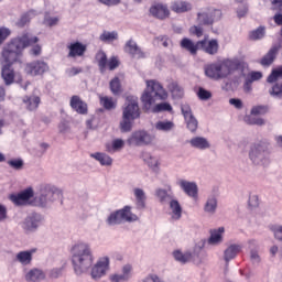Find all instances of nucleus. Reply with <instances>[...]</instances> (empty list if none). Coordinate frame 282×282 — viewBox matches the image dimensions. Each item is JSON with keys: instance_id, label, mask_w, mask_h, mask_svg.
<instances>
[{"instance_id": "f257e3e1", "label": "nucleus", "mask_w": 282, "mask_h": 282, "mask_svg": "<svg viewBox=\"0 0 282 282\" xmlns=\"http://www.w3.org/2000/svg\"><path fill=\"white\" fill-rule=\"evenodd\" d=\"M72 264L76 276L89 272L93 281H100L111 270V259L109 256L100 257L94 264V252L86 242H78L72 248Z\"/></svg>"}, {"instance_id": "f03ea898", "label": "nucleus", "mask_w": 282, "mask_h": 282, "mask_svg": "<svg viewBox=\"0 0 282 282\" xmlns=\"http://www.w3.org/2000/svg\"><path fill=\"white\" fill-rule=\"evenodd\" d=\"M36 41H39V37H36V35L25 32L12 39L3 46L1 57L7 64L2 65L1 78L4 85H14V78H17V73L14 72V68H12V65H14V63L21 62V56H23V50H25L33 43H36Z\"/></svg>"}, {"instance_id": "7ed1b4c3", "label": "nucleus", "mask_w": 282, "mask_h": 282, "mask_svg": "<svg viewBox=\"0 0 282 282\" xmlns=\"http://www.w3.org/2000/svg\"><path fill=\"white\" fill-rule=\"evenodd\" d=\"M145 89L141 96V102L145 111L151 113H164L173 111V106L164 101L169 99V93L164 86L156 79L145 80Z\"/></svg>"}, {"instance_id": "20e7f679", "label": "nucleus", "mask_w": 282, "mask_h": 282, "mask_svg": "<svg viewBox=\"0 0 282 282\" xmlns=\"http://www.w3.org/2000/svg\"><path fill=\"white\" fill-rule=\"evenodd\" d=\"M249 160L256 166H269L270 147L263 141L254 142L249 148Z\"/></svg>"}, {"instance_id": "39448f33", "label": "nucleus", "mask_w": 282, "mask_h": 282, "mask_svg": "<svg viewBox=\"0 0 282 282\" xmlns=\"http://www.w3.org/2000/svg\"><path fill=\"white\" fill-rule=\"evenodd\" d=\"M63 197V191L52 184H44L40 187V196L37 197V204L42 208H47Z\"/></svg>"}, {"instance_id": "423d86ee", "label": "nucleus", "mask_w": 282, "mask_h": 282, "mask_svg": "<svg viewBox=\"0 0 282 282\" xmlns=\"http://www.w3.org/2000/svg\"><path fill=\"white\" fill-rule=\"evenodd\" d=\"M155 141V135L149 133L147 130H137L128 138L129 147H149Z\"/></svg>"}, {"instance_id": "0eeeda50", "label": "nucleus", "mask_w": 282, "mask_h": 282, "mask_svg": "<svg viewBox=\"0 0 282 282\" xmlns=\"http://www.w3.org/2000/svg\"><path fill=\"white\" fill-rule=\"evenodd\" d=\"M221 19V10L215 8H205L197 13L196 23L198 25H213Z\"/></svg>"}, {"instance_id": "6e6552de", "label": "nucleus", "mask_w": 282, "mask_h": 282, "mask_svg": "<svg viewBox=\"0 0 282 282\" xmlns=\"http://www.w3.org/2000/svg\"><path fill=\"white\" fill-rule=\"evenodd\" d=\"M50 72V65L43 59H34L24 64V74L26 76H43Z\"/></svg>"}, {"instance_id": "1a4fd4ad", "label": "nucleus", "mask_w": 282, "mask_h": 282, "mask_svg": "<svg viewBox=\"0 0 282 282\" xmlns=\"http://www.w3.org/2000/svg\"><path fill=\"white\" fill-rule=\"evenodd\" d=\"M140 104L138 102L137 96H128L126 102L122 107V116L126 118H131L132 120H138L141 116Z\"/></svg>"}, {"instance_id": "9d476101", "label": "nucleus", "mask_w": 282, "mask_h": 282, "mask_svg": "<svg viewBox=\"0 0 282 282\" xmlns=\"http://www.w3.org/2000/svg\"><path fill=\"white\" fill-rule=\"evenodd\" d=\"M181 112L184 117L188 131H191V133H195L199 127V121H197V118H195V115H193V109H191V106L188 104L181 105Z\"/></svg>"}, {"instance_id": "9b49d317", "label": "nucleus", "mask_w": 282, "mask_h": 282, "mask_svg": "<svg viewBox=\"0 0 282 282\" xmlns=\"http://www.w3.org/2000/svg\"><path fill=\"white\" fill-rule=\"evenodd\" d=\"M43 224V216L41 214H29L22 221V228L26 232H35Z\"/></svg>"}, {"instance_id": "f8f14e48", "label": "nucleus", "mask_w": 282, "mask_h": 282, "mask_svg": "<svg viewBox=\"0 0 282 282\" xmlns=\"http://www.w3.org/2000/svg\"><path fill=\"white\" fill-rule=\"evenodd\" d=\"M241 67V62L239 59H225L218 63V73L221 78H226L232 74V72H237Z\"/></svg>"}, {"instance_id": "ddd939ff", "label": "nucleus", "mask_w": 282, "mask_h": 282, "mask_svg": "<svg viewBox=\"0 0 282 282\" xmlns=\"http://www.w3.org/2000/svg\"><path fill=\"white\" fill-rule=\"evenodd\" d=\"M133 276V265L130 263L123 264L121 268V273H111L109 275L110 282H129Z\"/></svg>"}, {"instance_id": "4468645a", "label": "nucleus", "mask_w": 282, "mask_h": 282, "mask_svg": "<svg viewBox=\"0 0 282 282\" xmlns=\"http://www.w3.org/2000/svg\"><path fill=\"white\" fill-rule=\"evenodd\" d=\"M177 184L187 197H191L192 199H197L199 197V187L196 182L180 180Z\"/></svg>"}, {"instance_id": "2eb2a0df", "label": "nucleus", "mask_w": 282, "mask_h": 282, "mask_svg": "<svg viewBox=\"0 0 282 282\" xmlns=\"http://www.w3.org/2000/svg\"><path fill=\"white\" fill-rule=\"evenodd\" d=\"M149 12L152 17H154V19H160L161 21H164V19H169V17H171L169 4L161 2L152 4Z\"/></svg>"}, {"instance_id": "dca6fc26", "label": "nucleus", "mask_w": 282, "mask_h": 282, "mask_svg": "<svg viewBox=\"0 0 282 282\" xmlns=\"http://www.w3.org/2000/svg\"><path fill=\"white\" fill-rule=\"evenodd\" d=\"M198 45L200 50L205 52V54H209V56H215L219 52V42L217 40H209L208 35H205L204 40L198 41Z\"/></svg>"}, {"instance_id": "f3484780", "label": "nucleus", "mask_w": 282, "mask_h": 282, "mask_svg": "<svg viewBox=\"0 0 282 282\" xmlns=\"http://www.w3.org/2000/svg\"><path fill=\"white\" fill-rule=\"evenodd\" d=\"M34 254H36V248L22 250L15 253L14 261L17 263H20V265H32Z\"/></svg>"}, {"instance_id": "a211bd4d", "label": "nucleus", "mask_w": 282, "mask_h": 282, "mask_svg": "<svg viewBox=\"0 0 282 282\" xmlns=\"http://www.w3.org/2000/svg\"><path fill=\"white\" fill-rule=\"evenodd\" d=\"M47 274L45 273V271L41 268H31L29 270L25 271L24 273V280L26 282H41V281H45Z\"/></svg>"}, {"instance_id": "6ab92c4d", "label": "nucleus", "mask_w": 282, "mask_h": 282, "mask_svg": "<svg viewBox=\"0 0 282 282\" xmlns=\"http://www.w3.org/2000/svg\"><path fill=\"white\" fill-rule=\"evenodd\" d=\"M32 197H34V189H32V187H28L19 194H12L10 199L15 204V206H23V204L29 199H32Z\"/></svg>"}, {"instance_id": "aec40b11", "label": "nucleus", "mask_w": 282, "mask_h": 282, "mask_svg": "<svg viewBox=\"0 0 282 282\" xmlns=\"http://www.w3.org/2000/svg\"><path fill=\"white\" fill-rule=\"evenodd\" d=\"M68 58H78L80 56H85V52H87V46L80 42H73L68 44Z\"/></svg>"}, {"instance_id": "412c9836", "label": "nucleus", "mask_w": 282, "mask_h": 282, "mask_svg": "<svg viewBox=\"0 0 282 282\" xmlns=\"http://www.w3.org/2000/svg\"><path fill=\"white\" fill-rule=\"evenodd\" d=\"M142 160L147 166H149L152 170V173H155V175L160 174V158L149 153L144 152L142 154Z\"/></svg>"}, {"instance_id": "4be33fe9", "label": "nucleus", "mask_w": 282, "mask_h": 282, "mask_svg": "<svg viewBox=\"0 0 282 282\" xmlns=\"http://www.w3.org/2000/svg\"><path fill=\"white\" fill-rule=\"evenodd\" d=\"M124 52L130 54L132 58H144V52L138 46V43L133 40H129L124 45Z\"/></svg>"}, {"instance_id": "5701e85b", "label": "nucleus", "mask_w": 282, "mask_h": 282, "mask_svg": "<svg viewBox=\"0 0 282 282\" xmlns=\"http://www.w3.org/2000/svg\"><path fill=\"white\" fill-rule=\"evenodd\" d=\"M218 206H219V203L217 200V196L210 195L206 198L203 205V212L205 213V215H209L212 217L217 213Z\"/></svg>"}, {"instance_id": "b1692460", "label": "nucleus", "mask_w": 282, "mask_h": 282, "mask_svg": "<svg viewBox=\"0 0 282 282\" xmlns=\"http://www.w3.org/2000/svg\"><path fill=\"white\" fill-rule=\"evenodd\" d=\"M172 12L176 14H184L185 12H191L193 10V4L184 0H175L171 3Z\"/></svg>"}, {"instance_id": "393cba45", "label": "nucleus", "mask_w": 282, "mask_h": 282, "mask_svg": "<svg viewBox=\"0 0 282 282\" xmlns=\"http://www.w3.org/2000/svg\"><path fill=\"white\" fill-rule=\"evenodd\" d=\"M243 247L241 245L231 243L229 245L225 251H224V260L228 264L232 259H236V257L239 254L240 250Z\"/></svg>"}, {"instance_id": "a878e982", "label": "nucleus", "mask_w": 282, "mask_h": 282, "mask_svg": "<svg viewBox=\"0 0 282 282\" xmlns=\"http://www.w3.org/2000/svg\"><path fill=\"white\" fill-rule=\"evenodd\" d=\"M192 149H197L198 151H206L210 149V141L204 137H194L188 141Z\"/></svg>"}, {"instance_id": "bb28decb", "label": "nucleus", "mask_w": 282, "mask_h": 282, "mask_svg": "<svg viewBox=\"0 0 282 282\" xmlns=\"http://www.w3.org/2000/svg\"><path fill=\"white\" fill-rule=\"evenodd\" d=\"M169 206L171 218L174 219V221H178V219H182V205H180V200L173 197L169 202Z\"/></svg>"}, {"instance_id": "cd10ccee", "label": "nucleus", "mask_w": 282, "mask_h": 282, "mask_svg": "<svg viewBox=\"0 0 282 282\" xmlns=\"http://www.w3.org/2000/svg\"><path fill=\"white\" fill-rule=\"evenodd\" d=\"M276 54H279V46L274 45L261 58L260 65H262V67H270V65H272V63H274V59L276 58Z\"/></svg>"}, {"instance_id": "c85d7f7f", "label": "nucleus", "mask_w": 282, "mask_h": 282, "mask_svg": "<svg viewBox=\"0 0 282 282\" xmlns=\"http://www.w3.org/2000/svg\"><path fill=\"white\" fill-rule=\"evenodd\" d=\"M70 107L76 111L77 113H80L82 116H85L87 113V104L85 101L80 100V97L73 96L70 98Z\"/></svg>"}, {"instance_id": "c756f323", "label": "nucleus", "mask_w": 282, "mask_h": 282, "mask_svg": "<svg viewBox=\"0 0 282 282\" xmlns=\"http://www.w3.org/2000/svg\"><path fill=\"white\" fill-rule=\"evenodd\" d=\"M204 72L207 78H212L213 80H220L218 63H212V64L205 65Z\"/></svg>"}, {"instance_id": "7c9ffc66", "label": "nucleus", "mask_w": 282, "mask_h": 282, "mask_svg": "<svg viewBox=\"0 0 282 282\" xmlns=\"http://www.w3.org/2000/svg\"><path fill=\"white\" fill-rule=\"evenodd\" d=\"M133 195L135 197V206L139 210L147 207V193L144 189L137 187L133 189Z\"/></svg>"}, {"instance_id": "2f4dec72", "label": "nucleus", "mask_w": 282, "mask_h": 282, "mask_svg": "<svg viewBox=\"0 0 282 282\" xmlns=\"http://www.w3.org/2000/svg\"><path fill=\"white\" fill-rule=\"evenodd\" d=\"M181 47L186 50V52H189L192 56H195V54H197V50H200L199 41L195 43L188 37H185L181 41Z\"/></svg>"}, {"instance_id": "473e14b6", "label": "nucleus", "mask_w": 282, "mask_h": 282, "mask_svg": "<svg viewBox=\"0 0 282 282\" xmlns=\"http://www.w3.org/2000/svg\"><path fill=\"white\" fill-rule=\"evenodd\" d=\"M121 212V219L123 224H133V221H138V215L131 212V206L126 205L123 208L120 209Z\"/></svg>"}, {"instance_id": "72a5a7b5", "label": "nucleus", "mask_w": 282, "mask_h": 282, "mask_svg": "<svg viewBox=\"0 0 282 282\" xmlns=\"http://www.w3.org/2000/svg\"><path fill=\"white\" fill-rule=\"evenodd\" d=\"M22 100L29 111H35V109H39V105H41V97L36 95L25 96Z\"/></svg>"}, {"instance_id": "f704fd0d", "label": "nucleus", "mask_w": 282, "mask_h": 282, "mask_svg": "<svg viewBox=\"0 0 282 282\" xmlns=\"http://www.w3.org/2000/svg\"><path fill=\"white\" fill-rule=\"evenodd\" d=\"M224 227H219L218 229H214L210 231V237L208 239V243L210 246H217L224 241Z\"/></svg>"}, {"instance_id": "c9c22d12", "label": "nucleus", "mask_w": 282, "mask_h": 282, "mask_svg": "<svg viewBox=\"0 0 282 282\" xmlns=\"http://www.w3.org/2000/svg\"><path fill=\"white\" fill-rule=\"evenodd\" d=\"M90 158L99 162L101 166H111V164H113V159H111V156H109L107 153H102V152L91 153Z\"/></svg>"}, {"instance_id": "e433bc0d", "label": "nucleus", "mask_w": 282, "mask_h": 282, "mask_svg": "<svg viewBox=\"0 0 282 282\" xmlns=\"http://www.w3.org/2000/svg\"><path fill=\"white\" fill-rule=\"evenodd\" d=\"M37 14L36 10H29L23 13L17 22L18 28H25V25H28L32 19H35Z\"/></svg>"}, {"instance_id": "4c0bfd02", "label": "nucleus", "mask_w": 282, "mask_h": 282, "mask_svg": "<svg viewBox=\"0 0 282 282\" xmlns=\"http://www.w3.org/2000/svg\"><path fill=\"white\" fill-rule=\"evenodd\" d=\"M167 89L172 94L173 98H182L184 96V88L175 80H171L167 84Z\"/></svg>"}, {"instance_id": "58836bf2", "label": "nucleus", "mask_w": 282, "mask_h": 282, "mask_svg": "<svg viewBox=\"0 0 282 282\" xmlns=\"http://www.w3.org/2000/svg\"><path fill=\"white\" fill-rule=\"evenodd\" d=\"M106 224L108 226H120V224H123L122 214L120 209L110 213V215L106 219Z\"/></svg>"}, {"instance_id": "ea45409f", "label": "nucleus", "mask_w": 282, "mask_h": 282, "mask_svg": "<svg viewBox=\"0 0 282 282\" xmlns=\"http://www.w3.org/2000/svg\"><path fill=\"white\" fill-rule=\"evenodd\" d=\"M154 129H156V131H163L164 133H169L173 131V129H175V122L170 120L158 121L154 124Z\"/></svg>"}, {"instance_id": "a19ab883", "label": "nucleus", "mask_w": 282, "mask_h": 282, "mask_svg": "<svg viewBox=\"0 0 282 282\" xmlns=\"http://www.w3.org/2000/svg\"><path fill=\"white\" fill-rule=\"evenodd\" d=\"M95 61L97 62L101 74H105V72H107V63H108L107 53H105L104 51H98L95 56Z\"/></svg>"}, {"instance_id": "79ce46f5", "label": "nucleus", "mask_w": 282, "mask_h": 282, "mask_svg": "<svg viewBox=\"0 0 282 282\" xmlns=\"http://www.w3.org/2000/svg\"><path fill=\"white\" fill-rule=\"evenodd\" d=\"M155 197H158L161 204H169V202L174 197L172 193L164 188H156L155 189Z\"/></svg>"}, {"instance_id": "37998d69", "label": "nucleus", "mask_w": 282, "mask_h": 282, "mask_svg": "<svg viewBox=\"0 0 282 282\" xmlns=\"http://www.w3.org/2000/svg\"><path fill=\"white\" fill-rule=\"evenodd\" d=\"M173 257L175 261H178V263H188L193 259V253L191 251L182 252L180 250H175L173 252Z\"/></svg>"}, {"instance_id": "c03bdc74", "label": "nucleus", "mask_w": 282, "mask_h": 282, "mask_svg": "<svg viewBox=\"0 0 282 282\" xmlns=\"http://www.w3.org/2000/svg\"><path fill=\"white\" fill-rule=\"evenodd\" d=\"M99 41L101 43H113V41H118V31H104L99 35Z\"/></svg>"}, {"instance_id": "a18cd8bd", "label": "nucleus", "mask_w": 282, "mask_h": 282, "mask_svg": "<svg viewBox=\"0 0 282 282\" xmlns=\"http://www.w3.org/2000/svg\"><path fill=\"white\" fill-rule=\"evenodd\" d=\"M245 122L247 124H256L257 127H263V124H265L263 118L257 117V115H252V112L245 117Z\"/></svg>"}, {"instance_id": "49530a36", "label": "nucleus", "mask_w": 282, "mask_h": 282, "mask_svg": "<svg viewBox=\"0 0 282 282\" xmlns=\"http://www.w3.org/2000/svg\"><path fill=\"white\" fill-rule=\"evenodd\" d=\"M133 120L135 119H131L130 117L122 115V120L120 122V129L122 133H129V131L133 129Z\"/></svg>"}, {"instance_id": "de8ad7c7", "label": "nucleus", "mask_w": 282, "mask_h": 282, "mask_svg": "<svg viewBox=\"0 0 282 282\" xmlns=\"http://www.w3.org/2000/svg\"><path fill=\"white\" fill-rule=\"evenodd\" d=\"M110 91L113 96H120L122 94V85L120 84V78L115 77L110 80Z\"/></svg>"}, {"instance_id": "09e8293b", "label": "nucleus", "mask_w": 282, "mask_h": 282, "mask_svg": "<svg viewBox=\"0 0 282 282\" xmlns=\"http://www.w3.org/2000/svg\"><path fill=\"white\" fill-rule=\"evenodd\" d=\"M269 94L275 100H282V83H275L269 90Z\"/></svg>"}, {"instance_id": "8fccbe9b", "label": "nucleus", "mask_w": 282, "mask_h": 282, "mask_svg": "<svg viewBox=\"0 0 282 282\" xmlns=\"http://www.w3.org/2000/svg\"><path fill=\"white\" fill-rule=\"evenodd\" d=\"M265 36V28L259 26L249 33L250 41H261Z\"/></svg>"}, {"instance_id": "3c124183", "label": "nucleus", "mask_w": 282, "mask_h": 282, "mask_svg": "<svg viewBox=\"0 0 282 282\" xmlns=\"http://www.w3.org/2000/svg\"><path fill=\"white\" fill-rule=\"evenodd\" d=\"M282 79V66H278L276 68H273L271 74L268 76L267 82L268 83H276V80Z\"/></svg>"}, {"instance_id": "603ef678", "label": "nucleus", "mask_w": 282, "mask_h": 282, "mask_svg": "<svg viewBox=\"0 0 282 282\" xmlns=\"http://www.w3.org/2000/svg\"><path fill=\"white\" fill-rule=\"evenodd\" d=\"M100 105L108 110L116 109V101L111 97H100Z\"/></svg>"}, {"instance_id": "864d4df0", "label": "nucleus", "mask_w": 282, "mask_h": 282, "mask_svg": "<svg viewBox=\"0 0 282 282\" xmlns=\"http://www.w3.org/2000/svg\"><path fill=\"white\" fill-rule=\"evenodd\" d=\"M203 25H193L189 28V34L192 36H197V39H202V36H204V28H202Z\"/></svg>"}, {"instance_id": "5fc2aeb1", "label": "nucleus", "mask_w": 282, "mask_h": 282, "mask_svg": "<svg viewBox=\"0 0 282 282\" xmlns=\"http://www.w3.org/2000/svg\"><path fill=\"white\" fill-rule=\"evenodd\" d=\"M35 39H37V41L26 47H31L30 50L31 56H41V52H43V48L41 47V45L36 44L39 43V37L35 36Z\"/></svg>"}, {"instance_id": "6e6d98bb", "label": "nucleus", "mask_w": 282, "mask_h": 282, "mask_svg": "<svg viewBox=\"0 0 282 282\" xmlns=\"http://www.w3.org/2000/svg\"><path fill=\"white\" fill-rule=\"evenodd\" d=\"M12 34V31L6 26H0V45H3L8 37Z\"/></svg>"}, {"instance_id": "4d7b16f0", "label": "nucleus", "mask_w": 282, "mask_h": 282, "mask_svg": "<svg viewBox=\"0 0 282 282\" xmlns=\"http://www.w3.org/2000/svg\"><path fill=\"white\" fill-rule=\"evenodd\" d=\"M139 282H165L160 275L155 273H150L147 276L142 278Z\"/></svg>"}, {"instance_id": "13d9d810", "label": "nucleus", "mask_w": 282, "mask_h": 282, "mask_svg": "<svg viewBox=\"0 0 282 282\" xmlns=\"http://www.w3.org/2000/svg\"><path fill=\"white\" fill-rule=\"evenodd\" d=\"M271 232H273V237L276 241H282V225L272 226Z\"/></svg>"}, {"instance_id": "bf43d9fd", "label": "nucleus", "mask_w": 282, "mask_h": 282, "mask_svg": "<svg viewBox=\"0 0 282 282\" xmlns=\"http://www.w3.org/2000/svg\"><path fill=\"white\" fill-rule=\"evenodd\" d=\"M9 166L14 169L15 171H21L23 169V160L21 159H12L8 161Z\"/></svg>"}, {"instance_id": "052dcab7", "label": "nucleus", "mask_w": 282, "mask_h": 282, "mask_svg": "<svg viewBox=\"0 0 282 282\" xmlns=\"http://www.w3.org/2000/svg\"><path fill=\"white\" fill-rule=\"evenodd\" d=\"M197 96L200 100H210L213 98V94L202 87L198 89Z\"/></svg>"}, {"instance_id": "680f3d73", "label": "nucleus", "mask_w": 282, "mask_h": 282, "mask_svg": "<svg viewBox=\"0 0 282 282\" xmlns=\"http://www.w3.org/2000/svg\"><path fill=\"white\" fill-rule=\"evenodd\" d=\"M251 116H263V113H268V107L265 106H256L251 109Z\"/></svg>"}, {"instance_id": "e2e57ef3", "label": "nucleus", "mask_w": 282, "mask_h": 282, "mask_svg": "<svg viewBox=\"0 0 282 282\" xmlns=\"http://www.w3.org/2000/svg\"><path fill=\"white\" fill-rule=\"evenodd\" d=\"M44 23H45V25H50V28H52V26L58 24V18L57 17H50V14H45Z\"/></svg>"}, {"instance_id": "0e129e2a", "label": "nucleus", "mask_w": 282, "mask_h": 282, "mask_svg": "<svg viewBox=\"0 0 282 282\" xmlns=\"http://www.w3.org/2000/svg\"><path fill=\"white\" fill-rule=\"evenodd\" d=\"M250 261L252 263H261V257L259 256V250L257 249L250 250Z\"/></svg>"}, {"instance_id": "69168bd1", "label": "nucleus", "mask_w": 282, "mask_h": 282, "mask_svg": "<svg viewBox=\"0 0 282 282\" xmlns=\"http://www.w3.org/2000/svg\"><path fill=\"white\" fill-rule=\"evenodd\" d=\"M107 65L108 69H110V72H113V69H116L120 65V62L118 61V57L113 56L107 62Z\"/></svg>"}, {"instance_id": "338daca9", "label": "nucleus", "mask_w": 282, "mask_h": 282, "mask_svg": "<svg viewBox=\"0 0 282 282\" xmlns=\"http://www.w3.org/2000/svg\"><path fill=\"white\" fill-rule=\"evenodd\" d=\"M124 148V140L116 139L112 141V151H120V149Z\"/></svg>"}, {"instance_id": "774afa93", "label": "nucleus", "mask_w": 282, "mask_h": 282, "mask_svg": "<svg viewBox=\"0 0 282 282\" xmlns=\"http://www.w3.org/2000/svg\"><path fill=\"white\" fill-rule=\"evenodd\" d=\"M229 105H231V107H235V109H243V101H241V99L239 98L229 99Z\"/></svg>"}]
</instances>
